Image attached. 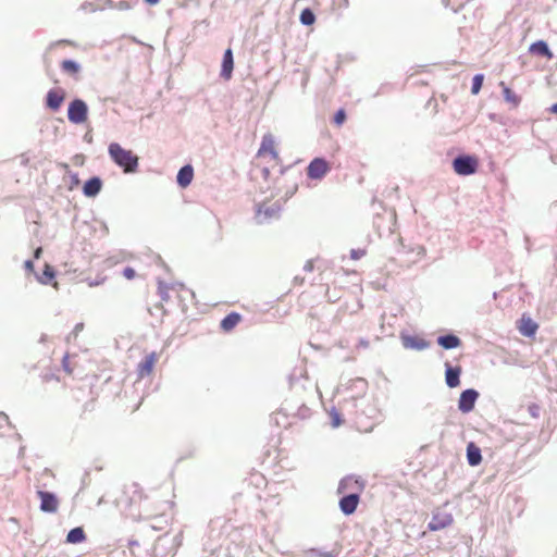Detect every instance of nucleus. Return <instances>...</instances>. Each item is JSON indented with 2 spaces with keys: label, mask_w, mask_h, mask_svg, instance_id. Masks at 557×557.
<instances>
[{
  "label": "nucleus",
  "mask_w": 557,
  "mask_h": 557,
  "mask_svg": "<svg viewBox=\"0 0 557 557\" xmlns=\"http://www.w3.org/2000/svg\"><path fill=\"white\" fill-rule=\"evenodd\" d=\"M364 488V483L354 476H347L339 482L338 493L344 494L348 491L351 493L345 495L339 500V508L344 515H351L356 511L360 502V493Z\"/></svg>",
  "instance_id": "1"
},
{
  "label": "nucleus",
  "mask_w": 557,
  "mask_h": 557,
  "mask_svg": "<svg viewBox=\"0 0 557 557\" xmlns=\"http://www.w3.org/2000/svg\"><path fill=\"white\" fill-rule=\"evenodd\" d=\"M108 152L112 161L123 169L124 173H135L138 168V157L129 149L123 148L117 143H111Z\"/></svg>",
  "instance_id": "2"
},
{
  "label": "nucleus",
  "mask_w": 557,
  "mask_h": 557,
  "mask_svg": "<svg viewBox=\"0 0 557 557\" xmlns=\"http://www.w3.org/2000/svg\"><path fill=\"white\" fill-rule=\"evenodd\" d=\"M257 158L263 159L271 168H276L281 164L276 140L272 134H265L262 137Z\"/></svg>",
  "instance_id": "3"
},
{
  "label": "nucleus",
  "mask_w": 557,
  "mask_h": 557,
  "mask_svg": "<svg viewBox=\"0 0 557 557\" xmlns=\"http://www.w3.org/2000/svg\"><path fill=\"white\" fill-rule=\"evenodd\" d=\"M478 159L472 156H461L453 161L454 171L462 176L471 175L478 170Z\"/></svg>",
  "instance_id": "4"
},
{
  "label": "nucleus",
  "mask_w": 557,
  "mask_h": 557,
  "mask_svg": "<svg viewBox=\"0 0 557 557\" xmlns=\"http://www.w3.org/2000/svg\"><path fill=\"white\" fill-rule=\"evenodd\" d=\"M88 108L87 104L81 100L75 99L69 104L67 117L74 124H83L87 121Z\"/></svg>",
  "instance_id": "5"
},
{
  "label": "nucleus",
  "mask_w": 557,
  "mask_h": 557,
  "mask_svg": "<svg viewBox=\"0 0 557 557\" xmlns=\"http://www.w3.org/2000/svg\"><path fill=\"white\" fill-rule=\"evenodd\" d=\"M331 170L330 163L323 158H314L307 166V176L311 180H321Z\"/></svg>",
  "instance_id": "6"
},
{
  "label": "nucleus",
  "mask_w": 557,
  "mask_h": 557,
  "mask_svg": "<svg viewBox=\"0 0 557 557\" xmlns=\"http://www.w3.org/2000/svg\"><path fill=\"white\" fill-rule=\"evenodd\" d=\"M159 361V354L152 351L148 354L137 366V375L139 379L147 377L152 374L153 369Z\"/></svg>",
  "instance_id": "7"
},
{
  "label": "nucleus",
  "mask_w": 557,
  "mask_h": 557,
  "mask_svg": "<svg viewBox=\"0 0 557 557\" xmlns=\"http://www.w3.org/2000/svg\"><path fill=\"white\" fill-rule=\"evenodd\" d=\"M37 496L40 499V510L44 512H57L59 508L58 497L50 492L38 491Z\"/></svg>",
  "instance_id": "8"
},
{
  "label": "nucleus",
  "mask_w": 557,
  "mask_h": 557,
  "mask_svg": "<svg viewBox=\"0 0 557 557\" xmlns=\"http://www.w3.org/2000/svg\"><path fill=\"white\" fill-rule=\"evenodd\" d=\"M453 516L448 512L436 511L433 513L428 524L429 530L438 531L449 527L453 523Z\"/></svg>",
  "instance_id": "9"
},
{
  "label": "nucleus",
  "mask_w": 557,
  "mask_h": 557,
  "mask_svg": "<svg viewBox=\"0 0 557 557\" xmlns=\"http://www.w3.org/2000/svg\"><path fill=\"white\" fill-rule=\"evenodd\" d=\"M478 397L479 393L472 388L463 391L458 401L459 410L463 413L470 412L474 408Z\"/></svg>",
  "instance_id": "10"
},
{
  "label": "nucleus",
  "mask_w": 557,
  "mask_h": 557,
  "mask_svg": "<svg viewBox=\"0 0 557 557\" xmlns=\"http://www.w3.org/2000/svg\"><path fill=\"white\" fill-rule=\"evenodd\" d=\"M124 495L127 497L128 505L131 506L141 503L146 498L144 490L137 483L127 485L124 490Z\"/></svg>",
  "instance_id": "11"
},
{
  "label": "nucleus",
  "mask_w": 557,
  "mask_h": 557,
  "mask_svg": "<svg viewBox=\"0 0 557 557\" xmlns=\"http://www.w3.org/2000/svg\"><path fill=\"white\" fill-rule=\"evenodd\" d=\"M65 98V92L62 89H51L47 94V106L53 110L58 111L62 106Z\"/></svg>",
  "instance_id": "12"
},
{
  "label": "nucleus",
  "mask_w": 557,
  "mask_h": 557,
  "mask_svg": "<svg viewBox=\"0 0 557 557\" xmlns=\"http://www.w3.org/2000/svg\"><path fill=\"white\" fill-rule=\"evenodd\" d=\"M234 67V60H233V52L228 48L224 52L223 61H222V69H221V76L228 81L232 77V72Z\"/></svg>",
  "instance_id": "13"
},
{
  "label": "nucleus",
  "mask_w": 557,
  "mask_h": 557,
  "mask_svg": "<svg viewBox=\"0 0 557 557\" xmlns=\"http://www.w3.org/2000/svg\"><path fill=\"white\" fill-rule=\"evenodd\" d=\"M530 53L534 55L544 57L547 60L553 59V52L548 48L547 44L544 40H537L533 42L529 48Z\"/></svg>",
  "instance_id": "14"
},
{
  "label": "nucleus",
  "mask_w": 557,
  "mask_h": 557,
  "mask_svg": "<svg viewBox=\"0 0 557 557\" xmlns=\"http://www.w3.org/2000/svg\"><path fill=\"white\" fill-rule=\"evenodd\" d=\"M539 329V325L530 318L523 315L520 319L519 331L524 336H533Z\"/></svg>",
  "instance_id": "15"
},
{
  "label": "nucleus",
  "mask_w": 557,
  "mask_h": 557,
  "mask_svg": "<svg viewBox=\"0 0 557 557\" xmlns=\"http://www.w3.org/2000/svg\"><path fill=\"white\" fill-rule=\"evenodd\" d=\"M467 459L472 467L480 465L482 461L481 449L473 442L467 445Z\"/></svg>",
  "instance_id": "16"
},
{
  "label": "nucleus",
  "mask_w": 557,
  "mask_h": 557,
  "mask_svg": "<svg viewBox=\"0 0 557 557\" xmlns=\"http://www.w3.org/2000/svg\"><path fill=\"white\" fill-rule=\"evenodd\" d=\"M101 187H102L101 180L99 177H92L85 183V185L83 187V191H84L85 196H87V197H95L96 195L99 194V191L101 190Z\"/></svg>",
  "instance_id": "17"
},
{
  "label": "nucleus",
  "mask_w": 557,
  "mask_h": 557,
  "mask_svg": "<svg viewBox=\"0 0 557 557\" xmlns=\"http://www.w3.org/2000/svg\"><path fill=\"white\" fill-rule=\"evenodd\" d=\"M194 177V169L191 165L183 166L177 173V183L181 187H187Z\"/></svg>",
  "instance_id": "18"
},
{
  "label": "nucleus",
  "mask_w": 557,
  "mask_h": 557,
  "mask_svg": "<svg viewBox=\"0 0 557 557\" xmlns=\"http://www.w3.org/2000/svg\"><path fill=\"white\" fill-rule=\"evenodd\" d=\"M460 373H461V369L459 367L453 368V367L446 364V373H445L446 384L451 388L457 387L460 384V380H459Z\"/></svg>",
  "instance_id": "19"
},
{
  "label": "nucleus",
  "mask_w": 557,
  "mask_h": 557,
  "mask_svg": "<svg viewBox=\"0 0 557 557\" xmlns=\"http://www.w3.org/2000/svg\"><path fill=\"white\" fill-rule=\"evenodd\" d=\"M242 315L237 312H231L221 321V329L224 332H231L239 322Z\"/></svg>",
  "instance_id": "20"
},
{
  "label": "nucleus",
  "mask_w": 557,
  "mask_h": 557,
  "mask_svg": "<svg viewBox=\"0 0 557 557\" xmlns=\"http://www.w3.org/2000/svg\"><path fill=\"white\" fill-rule=\"evenodd\" d=\"M438 345H441L445 349H453L460 346L461 341L456 335L449 334L440 336L437 339Z\"/></svg>",
  "instance_id": "21"
},
{
  "label": "nucleus",
  "mask_w": 557,
  "mask_h": 557,
  "mask_svg": "<svg viewBox=\"0 0 557 557\" xmlns=\"http://www.w3.org/2000/svg\"><path fill=\"white\" fill-rule=\"evenodd\" d=\"M403 345L406 348H412V349H424L428 347V344L422 338L413 337V336H403L401 337Z\"/></svg>",
  "instance_id": "22"
},
{
  "label": "nucleus",
  "mask_w": 557,
  "mask_h": 557,
  "mask_svg": "<svg viewBox=\"0 0 557 557\" xmlns=\"http://www.w3.org/2000/svg\"><path fill=\"white\" fill-rule=\"evenodd\" d=\"M500 87L503 88V96L505 101L515 108L518 107L521 101L520 97L509 87H507L504 82L500 83Z\"/></svg>",
  "instance_id": "23"
},
{
  "label": "nucleus",
  "mask_w": 557,
  "mask_h": 557,
  "mask_svg": "<svg viewBox=\"0 0 557 557\" xmlns=\"http://www.w3.org/2000/svg\"><path fill=\"white\" fill-rule=\"evenodd\" d=\"M86 539L85 532L82 528H74L72 529L67 535L66 541L72 544H77L84 542Z\"/></svg>",
  "instance_id": "24"
},
{
  "label": "nucleus",
  "mask_w": 557,
  "mask_h": 557,
  "mask_svg": "<svg viewBox=\"0 0 557 557\" xmlns=\"http://www.w3.org/2000/svg\"><path fill=\"white\" fill-rule=\"evenodd\" d=\"M61 69L63 70V72L72 75V76H76L79 72V65L75 61H72V60L62 61Z\"/></svg>",
  "instance_id": "25"
},
{
  "label": "nucleus",
  "mask_w": 557,
  "mask_h": 557,
  "mask_svg": "<svg viewBox=\"0 0 557 557\" xmlns=\"http://www.w3.org/2000/svg\"><path fill=\"white\" fill-rule=\"evenodd\" d=\"M304 25H312L315 22V15L310 9H304L299 16Z\"/></svg>",
  "instance_id": "26"
},
{
  "label": "nucleus",
  "mask_w": 557,
  "mask_h": 557,
  "mask_svg": "<svg viewBox=\"0 0 557 557\" xmlns=\"http://www.w3.org/2000/svg\"><path fill=\"white\" fill-rule=\"evenodd\" d=\"M62 368L69 375H72L74 373L76 364L71 361V356L69 354L64 355L62 359Z\"/></svg>",
  "instance_id": "27"
},
{
  "label": "nucleus",
  "mask_w": 557,
  "mask_h": 557,
  "mask_svg": "<svg viewBox=\"0 0 557 557\" xmlns=\"http://www.w3.org/2000/svg\"><path fill=\"white\" fill-rule=\"evenodd\" d=\"M483 81H484L483 74L474 75V77L472 78V87H471L472 95H478L480 92L482 85H483Z\"/></svg>",
  "instance_id": "28"
},
{
  "label": "nucleus",
  "mask_w": 557,
  "mask_h": 557,
  "mask_svg": "<svg viewBox=\"0 0 557 557\" xmlns=\"http://www.w3.org/2000/svg\"><path fill=\"white\" fill-rule=\"evenodd\" d=\"M346 121V112L344 109H339L334 115V124L341 126Z\"/></svg>",
  "instance_id": "29"
},
{
  "label": "nucleus",
  "mask_w": 557,
  "mask_h": 557,
  "mask_svg": "<svg viewBox=\"0 0 557 557\" xmlns=\"http://www.w3.org/2000/svg\"><path fill=\"white\" fill-rule=\"evenodd\" d=\"M278 209L270 210L265 203L261 205L258 210V214H264L265 216H271L272 214L276 213Z\"/></svg>",
  "instance_id": "30"
},
{
  "label": "nucleus",
  "mask_w": 557,
  "mask_h": 557,
  "mask_svg": "<svg viewBox=\"0 0 557 557\" xmlns=\"http://www.w3.org/2000/svg\"><path fill=\"white\" fill-rule=\"evenodd\" d=\"M367 255L366 249H352L350 251V257L354 260H359L360 258L364 257Z\"/></svg>",
  "instance_id": "31"
},
{
  "label": "nucleus",
  "mask_w": 557,
  "mask_h": 557,
  "mask_svg": "<svg viewBox=\"0 0 557 557\" xmlns=\"http://www.w3.org/2000/svg\"><path fill=\"white\" fill-rule=\"evenodd\" d=\"M123 275L126 280H133L136 276V272L133 268L127 267L123 270Z\"/></svg>",
  "instance_id": "32"
},
{
  "label": "nucleus",
  "mask_w": 557,
  "mask_h": 557,
  "mask_svg": "<svg viewBox=\"0 0 557 557\" xmlns=\"http://www.w3.org/2000/svg\"><path fill=\"white\" fill-rule=\"evenodd\" d=\"M83 327H84L83 323H78L75 325V327L73 330L74 337H76L78 335V333L83 330Z\"/></svg>",
  "instance_id": "33"
},
{
  "label": "nucleus",
  "mask_w": 557,
  "mask_h": 557,
  "mask_svg": "<svg viewBox=\"0 0 557 557\" xmlns=\"http://www.w3.org/2000/svg\"><path fill=\"white\" fill-rule=\"evenodd\" d=\"M44 380H45L46 382H49L50 380H57V381H59V377L52 374V375H49V376H48V375H46V376L44 377Z\"/></svg>",
  "instance_id": "34"
},
{
  "label": "nucleus",
  "mask_w": 557,
  "mask_h": 557,
  "mask_svg": "<svg viewBox=\"0 0 557 557\" xmlns=\"http://www.w3.org/2000/svg\"><path fill=\"white\" fill-rule=\"evenodd\" d=\"M45 275L49 276L51 278V277H53V272L50 271L49 268H47V270L45 271Z\"/></svg>",
  "instance_id": "35"
},
{
  "label": "nucleus",
  "mask_w": 557,
  "mask_h": 557,
  "mask_svg": "<svg viewBox=\"0 0 557 557\" xmlns=\"http://www.w3.org/2000/svg\"><path fill=\"white\" fill-rule=\"evenodd\" d=\"M341 424L339 418L336 416L334 418L333 426H338Z\"/></svg>",
  "instance_id": "36"
},
{
  "label": "nucleus",
  "mask_w": 557,
  "mask_h": 557,
  "mask_svg": "<svg viewBox=\"0 0 557 557\" xmlns=\"http://www.w3.org/2000/svg\"><path fill=\"white\" fill-rule=\"evenodd\" d=\"M148 4L150 5H154L157 4L160 0H145Z\"/></svg>",
  "instance_id": "37"
},
{
  "label": "nucleus",
  "mask_w": 557,
  "mask_h": 557,
  "mask_svg": "<svg viewBox=\"0 0 557 557\" xmlns=\"http://www.w3.org/2000/svg\"><path fill=\"white\" fill-rule=\"evenodd\" d=\"M40 252H41V249H40V248H38V249L35 251V257H36V258H39Z\"/></svg>",
  "instance_id": "38"
},
{
  "label": "nucleus",
  "mask_w": 557,
  "mask_h": 557,
  "mask_svg": "<svg viewBox=\"0 0 557 557\" xmlns=\"http://www.w3.org/2000/svg\"><path fill=\"white\" fill-rule=\"evenodd\" d=\"M25 265H26V268L32 269L33 268V262L32 261H26Z\"/></svg>",
  "instance_id": "39"
}]
</instances>
